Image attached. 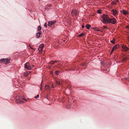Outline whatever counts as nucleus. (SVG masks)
<instances>
[{"label":"nucleus","mask_w":129,"mask_h":129,"mask_svg":"<svg viewBox=\"0 0 129 129\" xmlns=\"http://www.w3.org/2000/svg\"><path fill=\"white\" fill-rule=\"evenodd\" d=\"M102 18L103 19V20H102V22L104 24L109 23L114 24L117 21L115 18H110L108 15H107L103 14L102 16Z\"/></svg>","instance_id":"f257e3e1"},{"label":"nucleus","mask_w":129,"mask_h":129,"mask_svg":"<svg viewBox=\"0 0 129 129\" xmlns=\"http://www.w3.org/2000/svg\"><path fill=\"white\" fill-rule=\"evenodd\" d=\"M23 97V96L17 97L16 100V103L20 104L26 102V99H25Z\"/></svg>","instance_id":"f03ea898"},{"label":"nucleus","mask_w":129,"mask_h":129,"mask_svg":"<svg viewBox=\"0 0 129 129\" xmlns=\"http://www.w3.org/2000/svg\"><path fill=\"white\" fill-rule=\"evenodd\" d=\"M10 58H2L0 59V62L2 63L3 62H5V64H7L10 62Z\"/></svg>","instance_id":"7ed1b4c3"},{"label":"nucleus","mask_w":129,"mask_h":129,"mask_svg":"<svg viewBox=\"0 0 129 129\" xmlns=\"http://www.w3.org/2000/svg\"><path fill=\"white\" fill-rule=\"evenodd\" d=\"M71 14L73 17L77 18L78 13L76 10H73L72 11Z\"/></svg>","instance_id":"20e7f679"},{"label":"nucleus","mask_w":129,"mask_h":129,"mask_svg":"<svg viewBox=\"0 0 129 129\" xmlns=\"http://www.w3.org/2000/svg\"><path fill=\"white\" fill-rule=\"evenodd\" d=\"M24 67L27 70H30L31 69V67L29 65L28 62H27L25 64Z\"/></svg>","instance_id":"39448f33"},{"label":"nucleus","mask_w":129,"mask_h":129,"mask_svg":"<svg viewBox=\"0 0 129 129\" xmlns=\"http://www.w3.org/2000/svg\"><path fill=\"white\" fill-rule=\"evenodd\" d=\"M112 12L113 15L115 16H116L117 15V11L115 9H113L112 10Z\"/></svg>","instance_id":"423d86ee"},{"label":"nucleus","mask_w":129,"mask_h":129,"mask_svg":"<svg viewBox=\"0 0 129 129\" xmlns=\"http://www.w3.org/2000/svg\"><path fill=\"white\" fill-rule=\"evenodd\" d=\"M44 47V45L43 44H42L40 45L38 48V51L39 52H40L43 49Z\"/></svg>","instance_id":"0eeeda50"},{"label":"nucleus","mask_w":129,"mask_h":129,"mask_svg":"<svg viewBox=\"0 0 129 129\" xmlns=\"http://www.w3.org/2000/svg\"><path fill=\"white\" fill-rule=\"evenodd\" d=\"M56 22L55 20L52 21H50L48 22V26H51L53 24H54Z\"/></svg>","instance_id":"6e6552de"},{"label":"nucleus","mask_w":129,"mask_h":129,"mask_svg":"<svg viewBox=\"0 0 129 129\" xmlns=\"http://www.w3.org/2000/svg\"><path fill=\"white\" fill-rule=\"evenodd\" d=\"M122 47L123 50L125 51H127L128 50V48L126 47V45H123Z\"/></svg>","instance_id":"1a4fd4ad"},{"label":"nucleus","mask_w":129,"mask_h":129,"mask_svg":"<svg viewBox=\"0 0 129 129\" xmlns=\"http://www.w3.org/2000/svg\"><path fill=\"white\" fill-rule=\"evenodd\" d=\"M42 33L41 31H40L36 35V37L37 38H39L40 37V35Z\"/></svg>","instance_id":"9d476101"},{"label":"nucleus","mask_w":129,"mask_h":129,"mask_svg":"<svg viewBox=\"0 0 129 129\" xmlns=\"http://www.w3.org/2000/svg\"><path fill=\"white\" fill-rule=\"evenodd\" d=\"M120 12L121 13H123L124 15H126L128 13L127 11L125 10H123V11H121Z\"/></svg>","instance_id":"9b49d317"},{"label":"nucleus","mask_w":129,"mask_h":129,"mask_svg":"<svg viewBox=\"0 0 129 129\" xmlns=\"http://www.w3.org/2000/svg\"><path fill=\"white\" fill-rule=\"evenodd\" d=\"M45 89L46 90H50V89L48 85H46L45 87Z\"/></svg>","instance_id":"f8f14e48"},{"label":"nucleus","mask_w":129,"mask_h":129,"mask_svg":"<svg viewBox=\"0 0 129 129\" xmlns=\"http://www.w3.org/2000/svg\"><path fill=\"white\" fill-rule=\"evenodd\" d=\"M119 47V45L118 44L115 45L113 47L114 49H117Z\"/></svg>","instance_id":"ddd939ff"},{"label":"nucleus","mask_w":129,"mask_h":129,"mask_svg":"<svg viewBox=\"0 0 129 129\" xmlns=\"http://www.w3.org/2000/svg\"><path fill=\"white\" fill-rule=\"evenodd\" d=\"M85 27L87 29H89L91 27V25L88 24L85 26Z\"/></svg>","instance_id":"4468645a"},{"label":"nucleus","mask_w":129,"mask_h":129,"mask_svg":"<svg viewBox=\"0 0 129 129\" xmlns=\"http://www.w3.org/2000/svg\"><path fill=\"white\" fill-rule=\"evenodd\" d=\"M85 35V34L83 33H81L78 36V37H81L82 36H84Z\"/></svg>","instance_id":"2eb2a0df"},{"label":"nucleus","mask_w":129,"mask_h":129,"mask_svg":"<svg viewBox=\"0 0 129 129\" xmlns=\"http://www.w3.org/2000/svg\"><path fill=\"white\" fill-rule=\"evenodd\" d=\"M115 38H113V40L111 41L110 42L111 43H113V44H115Z\"/></svg>","instance_id":"dca6fc26"},{"label":"nucleus","mask_w":129,"mask_h":129,"mask_svg":"<svg viewBox=\"0 0 129 129\" xmlns=\"http://www.w3.org/2000/svg\"><path fill=\"white\" fill-rule=\"evenodd\" d=\"M102 11L100 10H98L97 11V13L99 14L101 13Z\"/></svg>","instance_id":"f3484780"},{"label":"nucleus","mask_w":129,"mask_h":129,"mask_svg":"<svg viewBox=\"0 0 129 129\" xmlns=\"http://www.w3.org/2000/svg\"><path fill=\"white\" fill-rule=\"evenodd\" d=\"M60 72V71H56L55 72V74L58 75L59 74Z\"/></svg>","instance_id":"a211bd4d"},{"label":"nucleus","mask_w":129,"mask_h":129,"mask_svg":"<svg viewBox=\"0 0 129 129\" xmlns=\"http://www.w3.org/2000/svg\"><path fill=\"white\" fill-rule=\"evenodd\" d=\"M41 29V27L39 26L38 28V31L40 30Z\"/></svg>","instance_id":"6ab92c4d"},{"label":"nucleus","mask_w":129,"mask_h":129,"mask_svg":"<svg viewBox=\"0 0 129 129\" xmlns=\"http://www.w3.org/2000/svg\"><path fill=\"white\" fill-rule=\"evenodd\" d=\"M55 63L54 61H52L49 62V64H53Z\"/></svg>","instance_id":"aec40b11"},{"label":"nucleus","mask_w":129,"mask_h":129,"mask_svg":"<svg viewBox=\"0 0 129 129\" xmlns=\"http://www.w3.org/2000/svg\"><path fill=\"white\" fill-rule=\"evenodd\" d=\"M67 108H71V105H70V104H69V105H68L67 106Z\"/></svg>","instance_id":"412c9836"},{"label":"nucleus","mask_w":129,"mask_h":129,"mask_svg":"<svg viewBox=\"0 0 129 129\" xmlns=\"http://www.w3.org/2000/svg\"><path fill=\"white\" fill-rule=\"evenodd\" d=\"M56 83L57 84H58L59 85H60L61 84V83L60 82H58L57 81H56Z\"/></svg>","instance_id":"4be33fe9"},{"label":"nucleus","mask_w":129,"mask_h":129,"mask_svg":"<svg viewBox=\"0 0 129 129\" xmlns=\"http://www.w3.org/2000/svg\"><path fill=\"white\" fill-rule=\"evenodd\" d=\"M28 74L27 73H25L24 74V76H28Z\"/></svg>","instance_id":"5701e85b"},{"label":"nucleus","mask_w":129,"mask_h":129,"mask_svg":"<svg viewBox=\"0 0 129 129\" xmlns=\"http://www.w3.org/2000/svg\"><path fill=\"white\" fill-rule=\"evenodd\" d=\"M115 50V49H114L113 47V48L111 49V53L113 52Z\"/></svg>","instance_id":"b1692460"},{"label":"nucleus","mask_w":129,"mask_h":129,"mask_svg":"<svg viewBox=\"0 0 129 129\" xmlns=\"http://www.w3.org/2000/svg\"><path fill=\"white\" fill-rule=\"evenodd\" d=\"M39 97V95H38L37 96H35V99H37Z\"/></svg>","instance_id":"393cba45"},{"label":"nucleus","mask_w":129,"mask_h":129,"mask_svg":"<svg viewBox=\"0 0 129 129\" xmlns=\"http://www.w3.org/2000/svg\"><path fill=\"white\" fill-rule=\"evenodd\" d=\"M51 88H54L55 87L54 86V85L53 84H52L51 86Z\"/></svg>","instance_id":"a878e982"},{"label":"nucleus","mask_w":129,"mask_h":129,"mask_svg":"<svg viewBox=\"0 0 129 129\" xmlns=\"http://www.w3.org/2000/svg\"><path fill=\"white\" fill-rule=\"evenodd\" d=\"M44 25L45 26H46V27H47V24L46 22H45L44 24Z\"/></svg>","instance_id":"bb28decb"},{"label":"nucleus","mask_w":129,"mask_h":129,"mask_svg":"<svg viewBox=\"0 0 129 129\" xmlns=\"http://www.w3.org/2000/svg\"><path fill=\"white\" fill-rule=\"evenodd\" d=\"M97 28V29H95V30H96L97 31H100V29L98 28Z\"/></svg>","instance_id":"cd10ccee"},{"label":"nucleus","mask_w":129,"mask_h":129,"mask_svg":"<svg viewBox=\"0 0 129 129\" xmlns=\"http://www.w3.org/2000/svg\"><path fill=\"white\" fill-rule=\"evenodd\" d=\"M103 27L105 28H107L106 26H104Z\"/></svg>","instance_id":"c85d7f7f"},{"label":"nucleus","mask_w":129,"mask_h":129,"mask_svg":"<svg viewBox=\"0 0 129 129\" xmlns=\"http://www.w3.org/2000/svg\"><path fill=\"white\" fill-rule=\"evenodd\" d=\"M81 27L82 28H83L85 27V26L84 25H83Z\"/></svg>","instance_id":"c756f323"},{"label":"nucleus","mask_w":129,"mask_h":129,"mask_svg":"<svg viewBox=\"0 0 129 129\" xmlns=\"http://www.w3.org/2000/svg\"><path fill=\"white\" fill-rule=\"evenodd\" d=\"M54 62L55 63L56 62H59V61H54Z\"/></svg>","instance_id":"7c9ffc66"},{"label":"nucleus","mask_w":129,"mask_h":129,"mask_svg":"<svg viewBox=\"0 0 129 129\" xmlns=\"http://www.w3.org/2000/svg\"><path fill=\"white\" fill-rule=\"evenodd\" d=\"M126 28H129V25L127 26L126 27Z\"/></svg>","instance_id":"2f4dec72"},{"label":"nucleus","mask_w":129,"mask_h":129,"mask_svg":"<svg viewBox=\"0 0 129 129\" xmlns=\"http://www.w3.org/2000/svg\"><path fill=\"white\" fill-rule=\"evenodd\" d=\"M127 40L128 41H129V36H128V37Z\"/></svg>","instance_id":"473e14b6"},{"label":"nucleus","mask_w":129,"mask_h":129,"mask_svg":"<svg viewBox=\"0 0 129 129\" xmlns=\"http://www.w3.org/2000/svg\"><path fill=\"white\" fill-rule=\"evenodd\" d=\"M28 46H29V47H31V46H30V45H28Z\"/></svg>","instance_id":"72a5a7b5"},{"label":"nucleus","mask_w":129,"mask_h":129,"mask_svg":"<svg viewBox=\"0 0 129 129\" xmlns=\"http://www.w3.org/2000/svg\"><path fill=\"white\" fill-rule=\"evenodd\" d=\"M30 48L31 49H33L32 47H30Z\"/></svg>","instance_id":"f704fd0d"},{"label":"nucleus","mask_w":129,"mask_h":129,"mask_svg":"<svg viewBox=\"0 0 129 129\" xmlns=\"http://www.w3.org/2000/svg\"><path fill=\"white\" fill-rule=\"evenodd\" d=\"M40 89H41V90H42V87H40Z\"/></svg>","instance_id":"c9c22d12"},{"label":"nucleus","mask_w":129,"mask_h":129,"mask_svg":"<svg viewBox=\"0 0 129 129\" xmlns=\"http://www.w3.org/2000/svg\"><path fill=\"white\" fill-rule=\"evenodd\" d=\"M125 58H124V59H123V61H124V60H125Z\"/></svg>","instance_id":"e433bc0d"},{"label":"nucleus","mask_w":129,"mask_h":129,"mask_svg":"<svg viewBox=\"0 0 129 129\" xmlns=\"http://www.w3.org/2000/svg\"><path fill=\"white\" fill-rule=\"evenodd\" d=\"M33 66V67H34V66L33 65V66Z\"/></svg>","instance_id":"4c0bfd02"}]
</instances>
